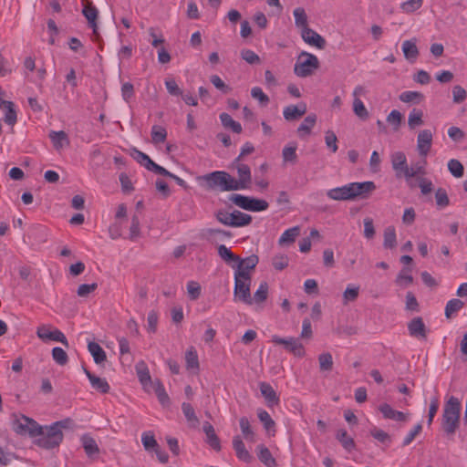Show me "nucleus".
Here are the masks:
<instances>
[{"label": "nucleus", "instance_id": "f257e3e1", "mask_svg": "<svg viewBox=\"0 0 467 467\" xmlns=\"http://www.w3.org/2000/svg\"><path fill=\"white\" fill-rule=\"evenodd\" d=\"M13 430L18 435H28L34 438V443L43 449L51 450L58 447L64 435L63 429H68L72 425L69 418L56 421L49 426H41L35 420L25 416H15Z\"/></svg>", "mask_w": 467, "mask_h": 467}, {"label": "nucleus", "instance_id": "f03ea898", "mask_svg": "<svg viewBox=\"0 0 467 467\" xmlns=\"http://www.w3.org/2000/svg\"><path fill=\"white\" fill-rule=\"evenodd\" d=\"M376 189L373 182H350L330 189L327 196L333 201H353L357 198L367 199Z\"/></svg>", "mask_w": 467, "mask_h": 467}, {"label": "nucleus", "instance_id": "7ed1b4c3", "mask_svg": "<svg viewBox=\"0 0 467 467\" xmlns=\"http://www.w3.org/2000/svg\"><path fill=\"white\" fill-rule=\"evenodd\" d=\"M208 191L233 192L236 191L235 178L224 171H215L197 178Z\"/></svg>", "mask_w": 467, "mask_h": 467}, {"label": "nucleus", "instance_id": "20e7f679", "mask_svg": "<svg viewBox=\"0 0 467 467\" xmlns=\"http://www.w3.org/2000/svg\"><path fill=\"white\" fill-rule=\"evenodd\" d=\"M461 402L451 396L444 405L442 413V428L447 434H454L459 427Z\"/></svg>", "mask_w": 467, "mask_h": 467}, {"label": "nucleus", "instance_id": "39448f33", "mask_svg": "<svg viewBox=\"0 0 467 467\" xmlns=\"http://www.w3.org/2000/svg\"><path fill=\"white\" fill-rule=\"evenodd\" d=\"M318 67V58L313 54L303 51L295 64L294 73L299 78H307Z\"/></svg>", "mask_w": 467, "mask_h": 467}, {"label": "nucleus", "instance_id": "423d86ee", "mask_svg": "<svg viewBox=\"0 0 467 467\" xmlns=\"http://www.w3.org/2000/svg\"><path fill=\"white\" fill-rule=\"evenodd\" d=\"M252 276H248L243 272L234 273V296L247 305L253 304V298L250 293Z\"/></svg>", "mask_w": 467, "mask_h": 467}, {"label": "nucleus", "instance_id": "0eeeda50", "mask_svg": "<svg viewBox=\"0 0 467 467\" xmlns=\"http://www.w3.org/2000/svg\"><path fill=\"white\" fill-rule=\"evenodd\" d=\"M216 219L223 224L231 227H243L252 222V216L238 210L227 213L220 210L215 214Z\"/></svg>", "mask_w": 467, "mask_h": 467}, {"label": "nucleus", "instance_id": "6e6552de", "mask_svg": "<svg viewBox=\"0 0 467 467\" xmlns=\"http://www.w3.org/2000/svg\"><path fill=\"white\" fill-rule=\"evenodd\" d=\"M229 201L236 206L251 212L265 211L269 206L268 202L265 200L255 199L237 193L231 194L229 196Z\"/></svg>", "mask_w": 467, "mask_h": 467}, {"label": "nucleus", "instance_id": "1a4fd4ad", "mask_svg": "<svg viewBox=\"0 0 467 467\" xmlns=\"http://www.w3.org/2000/svg\"><path fill=\"white\" fill-rule=\"evenodd\" d=\"M272 342L276 345H282L284 348L293 354L296 358H303L306 355V349L299 337H280L279 336H273Z\"/></svg>", "mask_w": 467, "mask_h": 467}, {"label": "nucleus", "instance_id": "9d476101", "mask_svg": "<svg viewBox=\"0 0 467 467\" xmlns=\"http://www.w3.org/2000/svg\"><path fill=\"white\" fill-rule=\"evenodd\" d=\"M232 167L236 169L238 179H235L236 191L248 189L252 182L251 169L239 160H234Z\"/></svg>", "mask_w": 467, "mask_h": 467}, {"label": "nucleus", "instance_id": "9b49d317", "mask_svg": "<svg viewBox=\"0 0 467 467\" xmlns=\"http://www.w3.org/2000/svg\"><path fill=\"white\" fill-rule=\"evenodd\" d=\"M408 330L412 337L419 340H426L427 338L428 330L420 317H414L408 323Z\"/></svg>", "mask_w": 467, "mask_h": 467}, {"label": "nucleus", "instance_id": "f8f14e48", "mask_svg": "<svg viewBox=\"0 0 467 467\" xmlns=\"http://www.w3.org/2000/svg\"><path fill=\"white\" fill-rule=\"evenodd\" d=\"M82 14L88 20L89 26L92 28L94 39L96 41H99L100 36L97 26V18L99 15L98 9L92 5V3H87L83 7Z\"/></svg>", "mask_w": 467, "mask_h": 467}, {"label": "nucleus", "instance_id": "ddd939ff", "mask_svg": "<svg viewBox=\"0 0 467 467\" xmlns=\"http://www.w3.org/2000/svg\"><path fill=\"white\" fill-rule=\"evenodd\" d=\"M301 37L306 44L319 49L325 48L327 44L323 36L308 26L301 30Z\"/></svg>", "mask_w": 467, "mask_h": 467}, {"label": "nucleus", "instance_id": "4468645a", "mask_svg": "<svg viewBox=\"0 0 467 467\" xmlns=\"http://www.w3.org/2000/svg\"><path fill=\"white\" fill-rule=\"evenodd\" d=\"M432 132L430 130H420L417 138V150L420 156L425 157L432 144Z\"/></svg>", "mask_w": 467, "mask_h": 467}, {"label": "nucleus", "instance_id": "2eb2a0df", "mask_svg": "<svg viewBox=\"0 0 467 467\" xmlns=\"http://www.w3.org/2000/svg\"><path fill=\"white\" fill-rule=\"evenodd\" d=\"M258 262L259 258L256 254H252L244 259L239 257V260L236 261L237 265L234 273L243 272L251 276L250 270L254 269Z\"/></svg>", "mask_w": 467, "mask_h": 467}, {"label": "nucleus", "instance_id": "dca6fc26", "mask_svg": "<svg viewBox=\"0 0 467 467\" xmlns=\"http://www.w3.org/2000/svg\"><path fill=\"white\" fill-rule=\"evenodd\" d=\"M233 447L239 460L247 463L252 462L253 456L246 450L245 445L239 435L233 438Z\"/></svg>", "mask_w": 467, "mask_h": 467}, {"label": "nucleus", "instance_id": "f3484780", "mask_svg": "<svg viewBox=\"0 0 467 467\" xmlns=\"http://www.w3.org/2000/svg\"><path fill=\"white\" fill-rule=\"evenodd\" d=\"M136 373L144 389L149 391V387H151L154 381L151 380L149 368L144 361H140L136 365Z\"/></svg>", "mask_w": 467, "mask_h": 467}, {"label": "nucleus", "instance_id": "a211bd4d", "mask_svg": "<svg viewBox=\"0 0 467 467\" xmlns=\"http://www.w3.org/2000/svg\"><path fill=\"white\" fill-rule=\"evenodd\" d=\"M379 410H380L385 419L393 420L396 421H406L408 419V416L405 413L394 410L388 403L381 404Z\"/></svg>", "mask_w": 467, "mask_h": 467}, {"label": "nucleus", "instance_id": "6ab92c4d", "mask_svg": "<svg viewBox=\"0 0 467 467\" xmlns=\"http://www.w3.org/2000/svg\"><path fill=\"white\" fill-rule=\"evenodd\" d=\"M202 238L207 240L211 244L217 243L218 240H223L225 238H231L232 234L230 232L221 229H206L202 234Z\"/></svg>", "mask_w": 467, "mask_h": 467}, {"label": "nucleus", "instance_id": "aec40b11", "mask_svg": "<svg viewBox=\"0 0 467 467\" xmlns=\"http://www.w3.org/2000/svg\"><path fill=\"white\" fill-rule=\"evenodd\" d=\"M84 372L87 375L88 379H89V382L93 389L104 394L109 391V385L105 379L93 375L87 368H84Z\"/></svg>", "mask_w": 467, "mask_h": 467}, {"label": "nucleus", "instance_id": "412c9836", "mask_svg": "<svg viewBox=\"0 0 467 467\" xmlns=\"http://www.w3.org/2000/svg\"><path fill=\"white\" fill-rule=\"evenodd\" d=\"M259 388H260L261 394L265 399L268 406H274V405L278 404L279 398L277 397L275 390L273 389V387L270 384H268L266 382H261L259 384Z\"/></svg>", "mask_w": 467, "mask_h": 467}, {"label": "nucleus", "instance_id": "4be33fe9", "mask_svg": "<svg viewBox=\"0 0 467 467\" xmlns=\"http://www.w3.org/2000/svg\"><path fill=\"white\" fill-rule=\"evenodd\" d=\"M402 52L406 59L415 61L419 56V49L417 47V39L405 40L402 43Z\"/></svg>", "mask_w": 467, "mask_h": 467}, {"label": "nucleus", "instance_id": "5701e85b", "mask_svg": "<svg viewBox=\"0 0 467 467\" xmlns=\"http://www.w3.org/2000/svg\"><path fill=\"white\" fill-rule=\"evenodd\" d=\"M203 431L207 437L208 444L215 451L221 450L220 439L215 433L214 428L211 423L205 421L202 426Z\"/></svg>", "mask_w": 467, "mask_h": 467}, {"label": "nucleus", "instance_id": "b1692460", "mask_svg": "<svg viewBox=\"0 0 467 467\" xmlns=\"http://www.w3.org/2000/svg\"><path fill=\"white\" fill-rule=\"evenodd\" d=\"M257 456L261 462L266 467H276V461L273 457L271 451L263 444L257 446Z\"/></svg>", "mask_w": 467, "mask_h": 467}, {"label": "nucleus", "instance_id": "393cba45", "mask_svg": "<svg viewBox=\"0 0 467 467\" xmlns=\"http://www.w3.org/2000/svg\"><path fill=\"white\" fill-rule=\"evenodd\" d=\"M81 443L86 454L88 457H92L93 455L98 454L99 452V449L96 441L88 434H84L81 437Z\"/></svg>", "mask_w": 467, "mask_h": 467}, {"label": "nucleus", "instance_id": "a878e982", "mask_svg": "<svg viewBox=\"0 0 467 467\" xmlns=\"http://www.w3.org/2000/svg\"><path fill=\"white\" fill-rule=\"evenodd\" d=\"M88 349L96 364H101L107 359V355L104 349L96 342H89Z\"/></svg>", "mask_w": 467, "mask_h": 467}, {"label": "nucleus", "instance_id": "bb28decb", "mask_svg": "<svg viewBox=\"0 0 467 467\" xmlns=\"http://www.w3.org/2000/svg\"><path fill=\"white\" fill-rule=\"evenodd\" d=\"M390 159L393 170L396 171L397 176H400V171L408 164L405 153L395 151L391 154Z\"/></svg>", "mask_w": 467, "mask_h": 467}, {"label": "nucleus", "instance_id": "cd10ccee", "mask_svg": "<svg viewBox=\"0 0 467 467\" xmlns=\"http://www.w3.org/2000/svg\"><path fill=\"white\" fill-rule=\"evenodd\" d=\"M337 440L341 443L343 448L348 451V452L352 451L355 447V441L353 438H351L346 430L340 429L337 431L336 435Z\"/></svg>", "mask_w": 467, "mask_h": 467}, {"label": "nucleus", "instance_id": "c85d7f7f", "mask_svg": "<svg viewBox=\"0 0 467 467\" xmlns=\"http://www.w3.org/2000/svg\"><path fill=\"white\" fill-rule=\"evenodd\" d=\"M49 138L53 143V146L56 150L62 149L65 145L69 144V140L67 135L65 131H51L49 133Z\"/></svg>", "mask_w": 467, "mask_h": 467}, {"label": "nucleus", "instance_id": "c756f323", "mask_svg": "<svg viewBox=\"0 0 467 467\" xmlns=\"http://www.w3.org/2000/svg\"><path fill=\"white\" fill-rule=\"evenodd\" d=\"M317 122V116L315 114H310L305 118L303 122L297 128V133L299 137H304L305 135H309L311 130L315 126Z\"/></svg>", "mask_w": 467, "mask_h": 467}, {"label": "nucleus", "instance_id": "7c9ffc66", "mask_svg": "<svg viewBox=\"0 0 467 467\" xmlns=\"http://www.w3.org/2000/svg\"><path fill=\"white\" fill-rule=\"evenodd\" d=\"M240 429L244 438L250 442L255 441V433L253 431L250 421L246 417H242L239 420Z\"/></svg>", "mask_w": 467, "mask_h": 467}, {"label": "nucleus", "instance_id": "2f4dec72", "mask_svg": "<svg viewBox=\"0 0 467 467\" xmlns=\"http://www.w3.org/2000/svg\"><path fill=\"white\" fill-rule=\"evenodd\" d=\"M151 387H152L159 401L161 402V404L162 406H168L170 404V398L164 389L163 384L159 379H156L152 383Z\"/></svg>", "mask_w": 467, "mask_h": 467}, {"label": "nucleus", "instance_id": "473e14b6", "mask_svg": "<svg viewBox=\"0 0 467 467\" xmlns=\"http://www.w3.org/2000/svg\"><path fill=\"white\" fill-rule=\"evenodd\" d=\"M410 268H402L398 274L395 283L401 287H407L411 285L413 282V277L410 275Z\"/></svg>", "mask_w": 467, "mask_h": 467}, {"label": "nucleus", "instance_id": "72a5a7b5", "mask_svg": "<svg viewBox=\"0 0 467 467\" xmlns=\"http://www.w3.org/2000/svg\"><path fill=\"white\" fill-rule=\"evenodd\" d=\"M293 15L295 17V25L300 30L308 26V19L306 13L303 7H296L293 11Z\"/></svg>", "mask_w": 467, "mask_h": 467}, {"label": "nucleus", "instance_id": "f704fd0d", "mask_svg": "<svg viewBox=\"0 0 467 467\" xmlns=\"http://www.w3.org/2000/svg\"><path fill=\"white\" fill-rule=\"evenodd\" d=\"M399 99L404 103L419 104L424 99V95L419 91H404Z\"/></svg>", "mask_w": 467, "mask_h": 467}, {"label": "nucleus", "instance_id": "c9c22d12", "mask_svg": "<svg viewBox=\"0 0 467 467\" xmlns=\"http://www.w3.org/2000/svg\"><path fill=\"white\" fill-rule=\"evenodd\" d=\"M300 234L299 226H295L285 230L279 238V244H292Z\"/></svg>", "mask_w": 467, "mask_h": 467}, {"label": "nucleus", "instance_id": "e433bc0d", "mask_svg": "<svg viewBox=\"0 0 467 467\" xmlns=\"http://www.w3.org/2000/svg\"><path fill=\"white\" fill-rule=\"evenodd\" d=\"M220 119L224 128L231 129L234 132L238 134L242 132L241 124L234 120L228 113H222L220 115Z\"/></svg>", "mask_w": 467, "mask_h": 467}, {"label": "nucleus", "instance_id": "4c0bfd02", "mask_svg": "<svg viewBox=\"0 0 467 467\" xmlns=\"http://www.w3.org/2000/svg\"><path fill=\"white\" fill-rule=\"evenodd\" d=\"M423 112L420 109H413L408 118V125L410 130H415L417 127L423 124L422 120Z\"/></svg>", "mask_w": 467, "mask_h": 467}, {"label": "nucleus", "instance_id": "58836bf2", "mask_svg": "<svg viewBox=\"0 0 467 467\" xmlns=\"http://www.w3.org/2000/svg\"><path fill=\"white\" fill-rule=\"evenodd\" d=\"M396 231L394 226H388L384 230V242L385 248L392 249L396 246Z\"/></svg>", "mask_w": 467, "mask_h": 467}, {"label": "nucleus", "instance_id": "ea45409f", "mask_svg": "<svg viewBox=\"0 0 467 467\" xmlns=\"http://www.w3.org/2000/svg\"><path fill=\"white\" fill-rule=\"evenodd\" d=\"M464 306L463 301L461 299L453 298L451 299L445 306V316L447 318H451L452 314L461 310Z\"/></svg>", "mask_w": 467, "mask_h": 467}, {"label": "nucleus", "instance_id": "a19ab883", "mask_svg": "<svg viewBox=\"0 0 467 467\" xmlns=\"http://www.w3.org/2000/svg\"><path fill=\"white\" fill-rule=\"evenodd\" d=\"M319 368L321 371H330L333 368V358L329 352H324L318 356Z\"/></svg>", "mask_w": 467, "mask_h": 467}, {"label": "nucleus", "instance_id": "79ce46f5", "mask_svg": "<svg viewBox=\"0 0 467 467\" xmlns=\"http://www.w3.org/2000/svg\"><path fill=\"white\" fill-rule=\"evenodd\" d=\"M141 441L144 449L148 451H153L159 446L151 431L143 432L141 436Z\"/></svg>", "mask_w": 467, "mask_h": 467}, {"label": "nucleus", "instance_id": "37998d69", "mask_svg": "<svg viewBox=\"0 0 467 467\" xmlns=\"http://www.w3.org/2000/svg\"><path fill=\"white\" fill-rule=\"evenodd\" d=\"M218 254L219 256L225 261L227 264L231 262L236 263L239 260V256L235 255L229 248H227L224 244H220L218 246Z\"/></svg>", "mask_w": 467, "mask_h": 467}, {"label": "nucleus", "instance_id": "c03bdc74", "mask_svg": "<svg viewBox=\"0 0 467 467\" xmlns=\"http://www.w3.org/2000/svg\"><path fill=\"white\" fill-rule=\"evenodd\" d=\"M167 138V131L166 130L158 125H154L151 129V139L152 142L157 144L161 142H164Z\"/></svg>", "mask_w": 467, "mask_h": 467}, {"label": "nucleus", "instance_id": "a18cd8bd", "mask_svg": "<svg viewBox=\"0 0 467 467\" xmlns=\"http://www.w3.org/2000/svg\"><path fill=\"white\" fill-rule=\"evenodd\" d=\"M268 296V284L266 282H262L258 287V289L255 291L253 302L254 301L257 304L263 303L266 300Z\"/></svg>", "mask_w": 467, "mask_h": 467}, {"label": "nucleus", "instance_id": "49530a36", "mask_svg": "<svg viewBox=\"0 0 467 467\" xmlns=\"http://www.w3.org/2000/svg\"><path fill=\"white\" fill-rule=\"evenodd\" d=\"M5 109V122L8 125H15L16 122V112L14 109L13 102L9 101L8 103H5V107L3 108Z\"/></svg>", "mask_w": 467, "mask_h": 467}, {"label": "nucleus", "instance_id": "de8ad7c7", "mask_svg": "<svg viewBox=\"0 0 467 467\" xmlns=\"http://www.w3.org/2000/svg\"><path fill=\"white\" fill-rule=\"evenodd\" d=\"M448 170L456 178H461L463 176L464 168L458 160H450L448 162Z\"/></svg>", "mask_w": 467, "mask_h": 467}, {"label": "nucleus", "instance_id": "09e8293b", "mask_svg": "<svg viewBox=\"0 0 467 467\" xmlns=\"http://www.w3.org/2000/svg\"><path fill=\"white\" fill-rule=\"evenodd\" d=\"M186 366L188 368H199V360L196 350L190 348L185 355Z\"/></svg>", "mask_w": 467, "mask_h": 467}, {"label": "nucleus", "instance_id": "8fccbe9b", "mask_svg": "<svg viewBox=\"0 0 467 467\" xmlns=\"http://www.w3.org/2000/svg\"><path fill=\"white\" fill-rule=\"evenodd\" d=\"M52 358L60 366H65L68 361L67 354L59 347H55L52 349Z\"/></svg>", "mask_w": 467, "mask_h": 467}, {"label": "nucleus", "instance_id": "3c124183", "mask_svg": "<svg viewBox=\"0 0 467 467\" xmlns=\"http://www.w3.org/2000/svg\"><path fill=\"white\" fill-rule=\"evenodd\" d=\"M423 0H407L400 5V9L407 14L413 13L422 6Z\"/></svg>", "mask_w": 467, "mask_h": 467}, {"label": "nucleus", "instance_id": "603ef678", "mask_svg": "<svg viewBox=\"0 0 467 467\" xmlns=\"http://www.w3.org/2000/svg\"><path fill=\"white\" fill-rule=\"evenodd\" d=\"M284 162L295 163L297 159L296 146H285L282 150Z\"/></svg>", "mask_w": 467, "mask_h": 467}, {"label": "nucleus", "instance_id": "864d4df0", "mask_svg": "<svg viewBox=\"0 0 467 467\" xmlns=\"http://www.w3.org/2000/svg\"><path fill=\"white\" fill-rule=\"evenodd\" d=\"M436 204L440 208L447 207L450 204V200L447 192L443 188L437 189L435 192Z\"/></svg>", "mask_w": 467, "mask_h": 467}, {"label": "nucleus", "instance_id": "5fc2aeb1", "mask_svg": "<svg viewBox=\"0 0 467 467\" xmlns=\"http://www.w3.org/2000/svg\"><path fill=\"white\" fill-rule=\"evenodd\" d=\"M353 110L355 114L360 119H366L368 117V112L364 103L359 99V98L354 99Z\"/></svg>", "mask_w": 467, "mask_h": 467}, {"label": "nucleus", "instance_id": "6e6d98bb", "mask_svg": "<svg viewBox=\"0 0 467 467\" xmlns=\"http://www.w3.org/2000/svg\"><path fill=\"white\" fill-rule=\"evenodd\" d=\"M182 410L186 418V420L190 422L199 423V420L195 414L193 407L187 402H183L182 404Z\"/></svg>", "mask_w": 467, "mask_h": 467}, {"label": "nucleus", "instance_id": "4d7b16f0", "mask_svg": "<svg viewBox=\"0 0 467 467\" xmlns=\"http://www.w3.org/2000/svg\"><path fill=\"white\" fill-rule=\"evenodd\" d=\"M140 235V218L138 215L134 214L131 217V224L130 227V239L135 240Z\"/></svg>", "mask_w": 467, "mask_h": 467}, {"label": "nucleus", "instance_id": "13d9d810", "mask_svg": "<svg viewBox=\"0 0 467 467\" xmlns=\"http://www.w3.org/2000/svg\"><path fill=\"white\" fill-rule=\"evenodd\" d=\"M284 118L288 120H296L301 118L299 110H297V107L295 105L287 106L284 109Z\"/></svg>", "mask_w": 467, "mask_h": 467}, {"label": "nucleus", "instance_id": "bf43d9fd", "mask_svg": "<svg viewBox=\"0 0 467 467\" xmlns=\"http://www.w3.org/2000/svg\"><path fill=\"white\" fill-rule=\"evenodd\" d=\"M257 415L261 422L264 424V427L267 431L275 426V421L272 420L271 416L266 410H259Z\"/></svg>", "mask_w": 467, "mask_h": 467}, {"label": "nucleus", "instance_id": "052dcab7", "mask_svg": "<svg viewBox=\"0 0 467 467\" xmlns=\"http://www.w3.org/2000/svg\"><path fill=\"white\" fill-rule=\"evenodd\" d=\"M98 288L97 283L83 284L78 287L77 294L80 297H87L90 293Z\"/></svg>", "mask_w": 467, "mask_h": 467}, {"label": "nucleus", "instance_id": "680f3d73", "mask_svg": "<svg viewBox=\"0 0 467 467\" xmlns=\"http://www.w3.org/2000/svg\"><path fill=\"white\" fill-rule=\"evenodd\" d=\"M146 169L156 174H160L162 176H171V172L169 171L155 163L151 159L146 164Z\"/></svg>", "mask_w": 467, "mask_h": 467}, {"label": "nucleus", "instance_id": "e2e57ef3", "mask_svg": "<svg viewBox=\"0 0 467 467\" xmlns=\"http://www.w3.org/2000/svg\"><path fill=\"white\" fill-rule=\"evenodd\" d=\"M241 57L249 64H256L260 62V57L251 49H243L241 51Z\"/></svg>", "mask_w": 467, "mask_h": 467}, {"label": "nucleus", "instance_id": "0e129e2a", "mask_svg": "<svg viewBox=\"0 0 467 467\" xmlns=\"http://www.w3.org/2000/svg\"><path fill=\"white\" fill-rule=\"evenodd\" d=\"M402 115L399 110L393 109L387 117V121L397 130L401 123Z\"/></svg>", "mask_w": 467, "mask_h": 467}, {"label": "nucleus", "instance_id": "69168bd1", "mask_svg": "<svg viewBox=\"0 0 467 467\" xmlns=\"http://www.w3.org/2000/svg\"><path fill=\"white\" fill-rule=\"evenodd\" d=\"M251 96L263 105H266L269 102L268 96L265 94L262 88L259 87H254L251 89Z\"/></svg>", "mask_w": 467, "mask_h": 467}, {"label": "nucleus", "instance_id": "338daca9", "mask_svg": "<svg viewBox=\"0 0 467 467\" xmlns=\"http://www.w3.org/2000/svg\"><path fill=\"white\" fill-rule=\"evenodd\" d=\"M211 82L213 85L219 90H221L224 94H228L231 91V88L228 87L219 76L213 75L210 78Z\"/></svg>", "mask_w": 467, "mask_h": 467}, {"label": "nucleus", "instance_id": "774afa93", "mask_svg": "<svg viewBox=\"0 0 467 467\" xmlns=\"http://www.w3.org/2000/svg\"><path fill=\"white\" fill-rule=\"evenodd\" d=\"M272 265L276 270H283L288 265V257L285 254L275 255L273 258Z\"/></svg>", "mask_w": 467, "mask_h": 467}]
</instances>
